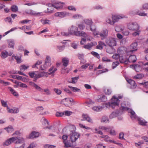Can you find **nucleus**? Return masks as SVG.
<instances>
[{
  "label": "nucleus",
  "mask_w": 148,
  "mask_h": 148,
  "mask_svg": "<svg viewBox=\"0 0 148 148\" xmlns=\"http://www.w3.org/2000/svg\"><path fill=\"white\" fill-rule=\"evenodd\" d=\"M78 30V28L77 27L72 25L69 28L68 32H62L61 33L64 36H67L74 34L75 36L84 37L88 39V36L86 33L83 31H80Z\"/></svg>",
  "instance_id": "nucleus-1"
},
{
  "label": "nucleus",
  "mask_w": 148,
  "mask_h": 148,
  "mask_svg": "<svg viewBox=\"0 0 148 148\" xmlns=\"http://www.w3.org/2000/svg\"><path fill=\"white\" fill-rule=\"evenodd\" d=\"M121 106L123 110H127L129 113H130L131 114V118L132 119H136L139 121V124L143 125H145L147 122L144 120H141L140 118L138 117L135 114V112L132 109L129 108L130 104L127 102L125 101L121 104Z\"/></svg>",
  "instance_id": "nucleus-2"
},
{
  "label": "nucleus",
  "mask_w": 148,
  "mask_h": 148,
  "mask_svg": "<svg viewBox=\"0 0 148 148\" xmlns=\"http://www.w3.org/2000/svg\"><path fill=\"white\" fill-rule=\"evenodd\" d=\"M24 142V139L22 137L19 136L12 137L5 140L2 143V145L5 147L9 145L12 143L16 144H18L22 143Z\"/></svg>",
  "instance_id": "nucleus-3"
},
{
  "label": "nucleus",
  "mask_w": 148,
  "mask_h": 148,
  "mask_svg": "<svg viewBox=\"0 0 148 148\" xmlns=\"http://www.w3.org/2000/svg\"><path fill=\"white\" fill-rule=\"evenodd\" d=\"M120 103V101L117 98H115L114 96H113L111 99V102L105 104L106 107L109 108L111 107L114 108L116 106H118Z\"/></svg>",
  "instance_id": "nucleus-4"
},
{
  "label": "nucleus",
  "mask_w": 148,
  "mask_h": 148,
  "mask_svg": "<svg viewBox=\"0 0 148 148\" xmlns=\"http://www.w3.org/2000/svg\"><path fill=\"white\" fill-rule=\"evenodd\" d=\"M99 129L105 132H109L110 134L112 136H115L117 133L112 127H106L105 126L100 127Z\"/></svg>",
  "instance_id": "nucleus-5"
},
{
  "label": "nucleus",
  "mask_w": 148,
  "mask_h": 148,
  "mask_svg": "<svg viewBox=\"0 0 148 148\" xmlns=\"http://www.w3.org/2000/svg\"><path fill=\"white\" fill-rule=\"evenodd\" d=\"M117 40L115 38L109 37L106 40V43L109 46L112 47L116 45Z\"/></svg>",
  "instance_id": "nucleus-6"
},
{
  "label": "nucleus",
  "mask_w": 148,
  "mask_h": 148,
  "mask_svg": "<svg viewBox=\"0 0 148 148\" xmlns=\"http://www.w3.org/2000/svg\"><path fill=\"white\" fill-rule=\"evenodd\" d=\"M111 15L114 25L115 23L118 22L120 19L127 18L126 16L122 14H112Z\"/></svg>",
  "instance_id": "nucleus-7"
},
{
  "label": "nucleus",
  "mask_w": 148,
  "mask_h": 148,
  "mask_svg": "<svg viewBox=\"0 0 148 148\" xmlns=\"http://www.w3.org/2000/svg\"><path fill=\"white\" fill-rule=\"evenodd\" d=\"M127 28L131 31H138L139 29V27L138 24L136 22H130L127 25Z\"/></svg>",
  "instance_id": "nucleus-8"
},
{
  "label": "nucleus",
  "mask_w": 148,
  "mask_h": 148,
  "mask_svg": "<svg viewBox=\"0 0 148 148\" xmlns=\"http://www.w3.org/2000/svg\"><path fill=\"white\" fill-rule=\"evenodd\" d=\"M51 58L48 56H46L45 60V63L43 66V67L41 66L40 69L42 70L46 69L48 67L51 65Z\"/></svg>",
  "instance_id": "nucleus-9"
},
{
  "label": "nucleus",
  "mask_w": 148,
  "mask_h": 148,
  "mask_svg": "<svg viewBox=\"0 0 148 148\" xmlns=\"http://www.w3.org/2000/svg\"><path fill=\"white\" fill-rule=\"evenodd\" d=\"M69 13L65 11L58 12L55 14V16H56L60 18H64L69 16Z\"/></svg>",
  "instance_id": "nucleus-10"
},
{
  "label": "nucleus",
  "mask_w": 148,
  "mask_h": 148,
  "mask_svg": "<svg viewBox=\"0 0 148 148\" xmlns=\"http://www.w3.org/2000/svg\"><path fill=\"white\" fill-rule=\"evenodd\" d=\"M80 134L77 132H74L70 136V139L71 142H75L79 138Z\"/></svg>",
  "instance_id": "nucleus-11"
},
{
  "label": "nucleus",
  "mask_w": 148,
  "mask_h": 148,
  "mask_svg": "<svg viewBox=\"0 0 148 148\" xmlns=\"http://www.w3.org/2000/svg\"><path fill=\"white\" fill-rule=\"evenodd\" d=\"M98 35H100L101 40H103L108 36V30L106 29H103L101 32H99Z\"/></svg>",
  "instance_id": "nucleus-12"
},
{
  "label": "nucleus",
  "mask_w": 148,
  "mask_h": 148,
  "mask_svg": "<svg viewBox=\"0 0 148 148\" xmlns=\"http://www.w3.org/2000/svg\"><path fill=\"white\" fill-rule=\"evenodd\" d=\"M73 101V99L69 98H66L62 100V101L64 102V104L68 107L71 104Z\"/></svg>",
  "instance_id": "nucleus-13"
},
{
  "label": "nucleus",
  "mask_w": 148,
  "mask_h": 148,
  "mask_svg": "<svg viewBox=\"0 0 148 148\" xmlns=\"http://www.w3.org/2000/svg\"><path fill=\"white\" fill-rule=\"evenodd\" d=\"M86 27L87 29H88L90 28V30L93 32V34L95 36H97L99 34V32L96 31V27L95 25H92L89 27L86 26Z\"/></svg>",
  "instance_id": "nucleus-14"
},
{
  "label": "nucleus",
  "mask_w": 148,
  "mask_h": 148,
  "mask_svg": "<svg viewBox=\"0 0 148 148\" xmlns=\"http://www.w3.org/2000/svg\"><path fill=\"white\" fill-rule=\"evenodd\" d=\"M105 21L107 24L111 25H114L111 14L107 16L106 18Z\"/></svg>",
  "instance_id": "nucleus-15"
},
{
  "label": "nucleus",
  "mask_w": 148,
  "mask_h": 148,
  "mask_svg": "<svg viewBox=\"0 0 148 148\" xmlns=\"http://www.w3.org/2000/svg\"><path fill=\"white\" fill-rule=\"evenodd\" d=\"M122 113L120 112V110H117L112 112L109 116L110 119H113L121 114Z\"/></svg>",
  "instance_id": "nucleus-16"
},
{
  "label": "nucleus",
  "mask_w": 148,
  "mask_h": 148,
  "mask_svg": "<svg viewBox=\"0 0 148 148\" xmlns=\"http://www.w3.org/2000/svg\"><path fill=\"white\" fill-rule=\"evenodd\" d=\"M62 4H64L62 2H59L58 1H54V5H53V7L57 9L62 8L63 6Z\"/></svg>",
  "instance_id": "nucleus-17"
},
{
  "label": "nucleus",
  "mask_w": 148,
  "mask_h": 148,
  "mask_svg": "<svg viewBox=\"0 0 148 148\" xmlns=\"http://www.w3.org/2000/svg\"><path fill=\"white\" fill-rule=\"evenodd\" d=\"M82 118L84 120H86L88 122L91 123H93V121L92 119L87 114H83L82 115Z\"/></svg>",
  "instance_id": "nucleus-18"
},
{
  "label": "nucleus",
  "mask_w": 148,
  "mask_h": 148,
  "mask_svg": "<svg viewBox=\"0 0 148 148\" xmlns=\"http://www.w3.org/2000/svg\"><path fill=\"white\" fill-rule=\"evenodd\" d=\"M40 136V134L38 132L34 131L32 132L30 134L29 138H30L33 139L37 138Z\"/></svg>",
  "instance_id": "nucleus-19"
},
{
  "label": "nucleus",
  "mask_w": 148,
  "mask_h": 148,
  "mask_svg": "<svg viewBox=\"0 0 148 148\" xmlns=\"http://www.w3.org/2000/svg\"><path fill=\"white\" fill-rule=\"evenodd\" d=\"M7 110L8 112L11 113H17L19 112L18 108H16L10 109L9 107H8Z\"/></svg>",
  "instance_id": "nucleus-20"
},
{
  "label": "nucleus",
  "mask_w": 148,
  "mask_h": 148,
  "mask_svg": "<svg viewBox=\"0 0 148 148\" xmlns=\"http://www.w3.org/2000/svg\"><path fill=\"white\" fill-rule=\"evenodd\" d=\"M97 44V43L96 42H94L84 45L83 46V47L86 49H90L93 46H95Z\"/></svg>",
  "instance_id": "nucleus-21"
},
{
  "label": "nucleus",
  "mask_w": 148,
  "mask_h": 148,
  "mask_svg": "<svg viewBox=\"0 0 148 148\" xmlns=\"http://www.w3.org/2000/svg\"><path fill=\"white\" fill-rule=\"evenodd\" d=\"M29 83L31 86L35 88L37 90L41 92L42 91L43 89L40 87L39 86L35 83L32 82H29Z\"/></svg>",
  "instance_id": "nucleus-22"
},
{
  "label": "nucleus",
  "mask_w": 148,
  "mask_h": 148,
  "mask_svg": "<svg viewBox=\"0 0 148 148\" xmlns=\"http://www.w3.org/2000/svg\"><path fill=\"white\" fill-rule=\"evenodd\" d=\"M96 100L99 102H105L107 100V98L104 95H102L99 96V98L96 99Z\"/></svg>",
  "instance_id": "nucleus-23"
},
{
  "label": "nucleus",
  "mask_w": 148,
  "mask_h": 148,
  "mask_svg": "<svg viewBox=\"0 0 148 148\" xmlns=\"http://www.w3.org/2000/svg\"><path fill=\"white\" fill-rule=\"evenodd\" d=\"M133 12V11H131L130 13V14L131 15H135V14H136L142 16H147V14L143 12H140L138 10L136 13H134Z\"/></svg>",
  "instance_id": "nucleus-24"
},
{
  "label": "nucleus",
  "mask_w": 148,
  "mask_h": 148,
  "mask_svg": "<svg viewBox=\"0 0 148 148\" xmlns=\"http://www.w3.org/2000/svg\"><path fill=\"white\" fill-rule=\"evenodd\" d=\"M49 73L43 72L37 74V76L36 77L38 78L41 77H47Z\"/></svg>",
  "instance_id": "nucleus-25"
},
{
  "label": "nucleus",
  "mask_w": 148,
  "mask_h": 148,
  "mask_svg": "<svg viewBox=\"0 0 148 148\" xmlns=\"http://www.w3.org/2000/svg\"><path fill=\"white\" fill-rule=\"evenodd\" d=\"M124 28V26L122 25H117L115 27V30L118 32L123 31Z\"/></svg>",
  "instance_id": "nucleus-26"
},
{
  "label": "nucleus",
  "mask_w": 148,
  "mask_h": 148,
  "mask_svg": "<svg viewBox=\"0 0 148 148\" xmlns=\"http://www.w3.org/2000/svg\"><path fill=\"white\" fill-rule=\"evenodd\" d=\"M126 80L131 85V87L132 88H134L136 87V85L134 81L130 79H126Z\"/></svg>",
  "instance_id": "nucleus-27"
},
{
  "label": "nucleus",
  "mask_w": 148,
  "mask_h": 148,
  "mask_svg": "<svg viewBox=\"0 0 148 148\" xmlns=\"http://www.w3.org/2000/svg\"><path fill=\"white\" fill-rule=\"evenodd\" d=\"M84 23L86 25L90 26L93 23L92 20L91 19H85L83 21Z\"/></svg>",
  "instance_id": "nucleus-28"
},
{
  "label": "nucleus",
  "mask_w": 148,
  "mask_h": 148,
  "mask_svg": "<svg viewBox=\"0 0 148 148\" xmlns=\"http://www.w3.org/2000/svg\"><path fill=\"white\" fill-rule=\"evenodd\" d=\"M136 60V57L135 55H132L130 56L129 58L127 59L128 61L130 62H134Z\"/></svg>",
  "instance_id": "nucleus-29"
},
{
  "label": "nucleus",
  "mask_w": 148,
  "mask_h": 148,
  "mask_svg": "<svg viewBox=\"0 0 148 148\" xmlns=\"http://www.w3.org/2000/svg\"><path fill=\"white\" fill-rule=\"evenodd\" d=\"M103 92L104 93L107 95H110L112 93V90L108 88H103Z\"/></svg>",
  "instance_id": "nucleus-30"
},
{
  "label": "nucleus",
  "mask_w": 148,
  "mask_h": 148,
  "mask_svg": "<svg viewBox=\"0 0 148 148\" xmlns=\"http://www.w3.org/2000/svg\"><path fill=\"white\" fill-rule=\"evenodd\" d=\"M137 43L136 42H135L132 44L130 46V48L132 50L130 51L132 52L134 51H136L137 50Z\"/></svg>",
  "instance_id": "nucleus-31"
},
{
  "label": "nucleus",
  "mask_w": 148,
  "mask_h": 148,
  "mask_svg": "<svg viewBox=\"0 0 148 148\" xmlns=\"http://www.w3.org/2000/svg\"><path fill=\"white\" fill-rule=\"evenodd\" d=\"M69 60L67 58H62V62L63 65L66 67L67 66L69 63Z\"/></svg>",
  "instance_id": "nucleus-32"
},
{
  "label": "nucleus",
  "mask_w": 148,
  "mask_h": 148,
  "mask_svg": "<svg viewBox=\"0 0 148 148\" xmlns=\"http://www.w3.org/2000/svg\"><path fill=\"white\" fill-rule=\"evenodd\" d=\"M8 47H9L13 48L14 45V41L13 39H10L7 40Z\"/></svg>",
  "instance_id": "nucleus-33"
},
{
  "label": "nucleus",
  "mask_w": 148,
  "mask_h": 148,
  "mask_svg": "<svg viewBox=\"0 0 148 148\" xmlns=\"http://www.w3.org/2000/svg\"><path fill=\"white\" fill-rule=\"evenodd\" d=\"M27 13L28 14L32 15H37L38 14H40L41 15H43V14H41L42 13L39 12H36L32 10H30L27 12Z\"/></svg>",
  "instance_id": "nucleus-34"
},
{
  "label": "nucleus",
  "mask_w": 148,
  "mask_h": 148,
  "mask_svg": "<svg viewBox=\"0 0 148 148\" xmlns=\"http://www.w3.org/2000/svg\"><path fill=\"white\" fill-rule=\"evenodd\" d=\"M92 108L95 111L99 112L103 109V107L101 106H95L92 107Z\"/></svg>",
  "instance_id": "nucleus-35"
},
{
  "label": "nucleus",
  "mask_w": 148,
  "mask_h": 148,
  "mask_svg": "<svg viewBox=\"0 0 148 148\" xmlns=\"http://www.w3.org/2000/svg\"><path fill=\"white\" fill-rule=\"evenodd\" d=\"M57 70V69L54 66L51 67L48 70L49 72V75L53 74Z\"/></svg>",
  "instance_id": "nucleus-36"
},
{
  "label": "nucleus",
  "mask_w": 148,
  "mask_h": 148,
  "mask_svg": "<svg viewBox=\"0 0 148 148\" xmlns=\"http://www.w3.org/2000/svg\"><path fill=\"white\" fill-rule=\"evenodd\" d=\"M106 46L105 44L103 42L99 41V44L96 46L97 49H103V46Z\"/></svg>",
  "instance_id": "nucleus-37"
},
{
  "label": "nucleus",
  "mask_w": 148,
  "mask_h": 148,
  "mask_svg": "<svg viewBox=\"0 0 148 148\" xmlns=\"http://www.w3.org/2000/svg\"><path fill=\"white\" fill-rule=\"evenodd\" d=\"M104 140L105 141L107 142H110L115 144H117L115 141L110 140V138L108 135H107L106 136V138L104 139Z\"/></svg>",
  "instance_id": "nucleus-38"
},
{
  "label": "nucleus",
  "mask_w": 148,
  "mask_h": 148,
  "mask_svg": "<svg viewBox=\"0 0 148 148\" xmlns=\"http://www.w3.org/2000/svg\"><path fill=\"white\" fill-rule=\"evenodd\" d=\"M8 56V53L6 51L2 52L0 55L1 57L3 59L6 58Z\"/></svg>",
  "instance_id": "nucleus-39"
},
{
  "label": "nucleus",
  "mask_w": 148,
  "mask_h": 148,
  "mask_svg": "<svg viewBox=\"0 0 148 148\" xmlns=\"http://www.w3.org/2000/svg\"><path fill=\"white\" fill-rule=\"evenodd\" d=\"M119 59L120 62L121 63H124L126 64L127 63V60L123 56H121Z\"/></svg>",
  "instance_id": "nucleus-40"
},
{
  "label": "nucleus",
  "mask_w": 148,
  "mask_h": 148,
  "mask_svg": "<svg viewBox=\"0 0 148 148\" xmlns=\"http://www.w3.org/2000/svg\"><path fill=\"white\" fill-rule=\"evenodd\" d=\"M8 89L10 91L11 93L14 96H17L18 95V93L16 92L15 90H14L10 87H8Z\"/></svg>",
  "instance_id": "nucleus-41"
},
{
  "label": "nucleus",
  "mask_w": 148,
  "mask_h": 148,
  "mask_svg": "<svg viewBox=\"0 0 148 148\" xmlns=\"http://www.w3.org/2000/svg\"><path fill=\"white\" fill-rule=\"evenodd\" d=\"M37 73L36 71H31L29 73V75L30 77L32 78L35 77L37 78L36 77L37 76V74H36V73Z\"/></svg>",
  "instance_id": "nucleus-42"
},
{
  "label": "nucleus",
  "mask_w": 148,
  "mask_h": 148,
  "mask_svg": "<svg viewBox=\"0 0 148 148\" xmlns=\"http://www.w3.org/2000/svg\"><path fill=\"white\" fill-rule=\"evenodd\" d=\"M68 87L71 90L74 92H79L80 91L79 89L77 87H73L71 86H68Z\"/></svg>",
  "instance_id": "nucleus-43"
},
{
  "label": "nucleus",
  "mask_w": 148,
  "mask_h": 148,
  "mask_svg": "<svg viewBox=\"0 0 148 148\" xmlns=\"http://www.w3.org/2000/svg\"><path fill=\"white\" fill-rule=\"evenodd\" d=\"M64 144L65 146L67 147H70L72 145V143L70 141H63Z\"/></svg>",
  "instance_id": "nucleus-44"
},
{
  "label": "nucleus",
  "mask_w": 148,
  "mask_h": 148,
  "mask_svg": "<svg viewBox=\"0 0 148 148\" xmlns=\"http://www.w3.org/2000/svg\"><path fill=\"white\" fill-rule=\"evenodd\" d=\"M12 58H14L17 61V62L18 63H20L21 62V58L18 56L13 55L12 56Z\"/></svg>",
  "instance_id": "nucleus-45"
},
{
  "label": "nucleus",
  "mask_w": 148,
  "mask_h": 148,
  "mask_svg": "<svg viewBox=\"0 0 148 148\" xmlns=\"http://www.w3.org/2000/svg\"><path fill=\"white\" fill-rule=\"evenodd\" d=\"M11 10L13 12H16L18 11V8L16 5H14L11 7Z\"/></svg>",
  "instance_id": "nucleus-46"
},
{
  "label": "nucleus",
  "mask_w": 148,
  "mask_h": 148,
  "mask_svg": "<svg viewBox=\"0 0 148 148\" xmlns=\"http://www.w3.org/2000/svg\"><path fill=\"white\" fill-rule=\"evenodd\" d=\"M144 74L143 73L139 74H137L134 76V78L136 79H141L144 77Z\"/></svg>",
  "instance_id": "nucleus-47"
},
{
  "label": "nucleus",
  "mask_w": 148,
  "mask_h": 148,
  "mask_svg": "<svg viewBox=\"0 0 148 148\" xmlns=\"http://www.w3.org/2000/svg\"><path fill=\"white\" fill-rule=\"evenodd\" d=\"M4 129L8 133H11L13 131V128L11 126H9L6 128H5Z\"/></svg>",
  "instance_id": "nucleus-48"
},
{
  "label": "nucleus",
  "mask_w": 148,
  "mask_h": 148,
  "mask_svg": "<svg viewBox=\"0 0 148 148\" xmlns=\"http://www.w3.org/2000/svg\"><path fill=\"white\" fill-rule=\"evenodd\" d=\"M17 79L24 82H27V79L26 77L20 76H18Z\"/></svg>",
  "instance_id": "nucleus-49"
},
{
  "label": "nucleus",
  "mask_w": 148,
  "mask_h": 148,
  "mask_svg": "<svg viewBox=\"0 0 148 148\" xmlns=\"http://www.w3.org/2000/svg\"><path fill=\"white\" fill-rule=\"evenodd\" d=\"M134 69L136 71L138 72L141 71L142 67L140 65L137 64L134 66Z\"/></svg>",
  "instance_id": "nucleus-50"
},
{
  "label": "nucleus",
  "mask_w": 148,
  "mask_h": 148,
  "mask_svg": "<svg viewBox=\"0 0 148 148\" xmlns=\"http://www.w3.org/2000/svg\"><path fill=\"white\" fill-rule=\"evenodd\" d=\"M29 66L28 65H25L24 64L21 65L20 67V69L21 71H24L29 68Z\"/></svg>",
  "instance_id": "nucleus-51"
},
{
  "label": "nucleus",
  "mask_w": 148,
  "mask_h": 148,
  "mask_svg": "<svg viewBox=\"0 0 148 148\" xmlns=\"http://www.w3.org/2000/svg\"><path fill=\"white\" fill-rule=\"evenodd\" d=\"M18 29V28L16 27H14L13 28H12L10 30L8 31L7 32H5L4 34L3 35V36H5L7 35V34H8L10 32H13L14 31V30L16 29Z\"/></svg>",
  "instance_id": "nucleus-52"
},
{
  "label": "nucleus",
  "mask_w": 148,
  "mask_h": 148,
  "mask_svg": "<svg viewBox=\"0 0 148 148\" xmlns=\"http://www.w3.org/2000/svg\"><path fill=\"white\" fill-rule=\"evenodd\" d=\"M101 120L102 122L105 123H109V122L108 118L106 116H103Z\"/></svg>",
  "instance_id": "nucleus-53"
},
{
  "label": "nucleus",
  "mask_w": 148,
  "mask_h": 148,
  "mask_svg": "<svg viewBox=\"0 0 148 148\" xmlns=\"http://www.w3.org/2000/svg\"><path fill=\"white\" fill-rule=\"evenodd\" d=\"M0 83L3 85L4 86H7L9 85L10 84V83L8 82H5L3 80L0 79Z\"/></svg>",
  "instance_id": "nucleus-54"
},
{
  "label": "nucleus",
  "mask_w": 148,
  "mask_h": 148,
  "mask_svg": "<svg viewBox=\"0 0 148 148\" xmlns=\"http://www.w3.org/2000/svg\"><path fill=\"white\" fill-rule=\"evenodd\" d=\"M79 127L81 128L85 129L86 130H89L91 129L90 127L86 126H85L83 124L81 123L79 124Z\"/></svg>",
  "instance_id": "nucleus-55"
},
{
  "label": "nucleus",
  "mask_w": 148,
  "mask_h": 148,
  "mask_svg": "<svg viewBox=\"0 0 148 148\" xmlns=\"http://www.w3.org/2000/svg\"><path fill=\"white\" fill-rule=\"evenodd\" d=\"M18 86L22 88H27V86L25 84L21 82L18 84Z\"/></svg>",
  "instance_id": "nucleus-56"
},
{
  "label": "nucleus",
  "mask_w": 148,
  "mask_h": 148,
  "mask_svg": "<svg viewBox=\"0 0 148 148\" xmlns=\"http://www.w3.org/2000/svg\"><path fill=\"white\" fill-rule=\"evenodd\" d=\"M79 78V77H75L72 78L71 83L73 84L77 82Z\"/></svg>",
  "instance_id": "nucleus-57"
},
{
  "label": "nucleus",
  "mask_w": 148,
  "mask_h": 148,
  "mask_svg": "<svg viewBox=\"0 0 148 148\" xmlns=\"http://www.w3.org/2000/svg\"><path fill=\"white\" fill-rule=\"evenodd\" d=\"M53 91L58 95H60L62 93V91L58 88H54L53 89Z\"/></svg>",
  "instance_id": "nucleus-58"
},
{
  "label": "nucleus",
  "mask_w": 148,
  "mask_h": 148,
  "mask_svg": "<svg viewBox=\"0 0 148 148\" xmlns=\"http://www.w3.org/2000/svg\"><path fill=\"white\" fill-rule=\"evenodd\" d=\"M1 102L2 106L4 107H6L7 108L8 107L7 105V102L3 100H1Z\"/></svg>",
  "instance_id": "nucleus-59"
},
{
  "label": "nucleus",
  "mask_w": 148,
  "mask_h": 148,
  "mask_svg": "<svg viewBox=\"0 0 148 148\" xmlns=\"http://www.w3.org/2000/svg\"><path fill=\"white\" fill-rule=\"evenodd\" d=\"M64 115L66 116H69L71 115L72 112L70 111L66 110L64 111Z\"/></svg>",
  "instance_id": "nucleus-60"
},
{
  "label": "nucleus",
  "mask_w": 148,
  "mask_h": 148,
  "mask_svg": "<svg viewBox=\"0 0 148 148\" xmlns=\"http://www.w3.org/2000/svg\"><path fill=\"white\" fill-rule=\"evenodd\" d=\"M41 21L42 23L44 25L45 24H49L50 20H41Z\"/></svg>",
  "instance_id": "nucleus-61"
},
{
  "label": "nucleus",
  "mask_w": 148,
  "mask_h": 148,
  "mask_svg": "<svg viewBox=\"0 0 148 148\" xmlns=\"http://www.w3.org/2000/svg\"><path fill=\"white\" fill-rule=\"evenodd\" d=\"M140 85H143L144 87L148 88V82H144L139 83Z\"/></svg>",
  "instance_id": "nucleus-62"
},
{
  "label": "nucleus",
  "mask_w": 148,
  "mask_h": 148,
  "mask_svg": "<svg viewBox=\"0 0 148 148\" xmlns=\"http://www.w3.org/2000/svg\"><path fill=\"white\" fill-rule=\"evenodd\" d=\"M91 54L95 57H96L98 59L99 58L100 56L98 53L94 51H92L91 52Z\"/></svg>",
  "instance_id": "nucleus-63"
},
{
  "label": "nucleus",
  "mask_w": 148,
  "mask_h": 148,
  "mask_svg": "<svg viewBox=\"0 0 148 148\" xmlns=\"http://www.w3.org/2000/svg\"><path fill=\"white\" fill-rule=\"evenodd\" d=\"M82 17V16L79 14H75L73 16V18L75 19H77L81 18Z\"/></svg>",
  "instance_id": "nucleus-64"
}]
</instances>
